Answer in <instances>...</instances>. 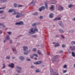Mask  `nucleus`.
I'll return each instance as SVG.
<instances>
[{
	"mask_svg": "<svg viewBox=\"0 0 75 75\" xmlns=\"http://www.w3.org/2000/svg\"><path fill=\"white\" fill-rule=\"evenodd\" d=\"M12 14L13 16L17 14V15L16 16V18H19V17H22V16H24V15L22 14V13H20L18 12H16L14 10L13 11V13H12Z\"/></svg>",
	"mask_w": 75,
	"mask_h": 75,
	"instance_id": "nucleus-1",
	"label": "nucleus"
},
{
	"mask_svg": "<svg viewBox=\"0 0 75 75\" xmlns=\"http://www.w3.org/2000/svg\"><path fill=\"white\" fill-rule=\"evenodd\" d=\"M32 28L30 29V30H29V33L30 34H34L35 33V31H38V29L36 27L35 28Z\"/></svg>",
	"mask_w": 75,
	"mask_h": 75,
	"instance_id": "nucleus-2",
	"label": "nucleus"
},
{
	"mask_svg": "<svg viewBox=\"0 0 75 75\" xmlns=\"http://www.w3.org/2000/svg\"><path fill=\"white\" fill-rule=\"evenodd\" d=\"M48 8V6H47V4H45V7L44 6H43L39 8V10L40 12H41V11H42L43 10H44L45 8Z\"/></svg>",
	"mask_w": 75,
	"mask_h": 75,
	"instance_id": "nucleus-3",
	"label": "nucleus"
},
{
	"mask_svg": "<svg viewBox=\"0 0 75 75\" xmlns=\"http://www.w3.org/2000/svg\"><path fill=\"white\" fill-rule=\"evenodd\" d=\"M15 24L16 25H22L24 24V23L23 21H21L16 23Z\"/></svg>",
	"mask_w": 75,
	"mask_h": 75,
	"instance_id": "nucleus-4",
	"label": "nucleus"
},
{
	"mask_svg": "<svg viewBox=\"0 0 75 75\" xmlns=\"http://www.w3.org/2000/svg\"><path fill=\"white\" fill-rule=\"evenodd\" d=\"M42 63V61H39L34 63V64H35V65H40Z\"/></svg>",
	"mask_w": 75,
	"mask_h": 75,
	"instance_id": "nucleus-5",
	"label": "nucleus"
},
{
	"mask_svg": "<svg viewBox=\"0 0 75 75\" xmlns=\"http://www.w3.org/2000/svg\"><path fill=\"white\" fill-rule=\"evenodd\" d=\"M58 24L62 27H64V24H63V23L61 21H59L58 22Z\"/></svg>",
	"mask_w": 75,
	"mask_h": 75,
	"instance_id": "nucleus-6",
	"label": "nucleus"
},
{
	"mask_svg": "<svg viewBox=\"0 0 75 75\" xmlns=\"http://www.w3.org/2000/svg\"><path fill=\"white\" fill-rule=\"evenodd\" d=\"M58 56L56 55L55 57V58H52V62H55V61H57V59H56L58 58Z\"/></svg>",
	"mask_w": 75,
	"mask_h": 75,
	"instance_id": "nucleus-7",
	"label": "nucleus"
},
{
	"mask_svg": "<svg viewBox=\"0 0 75 75\" xmlns=\"http://www.w3.org/2000/svg\"><path fill=\"white\" fill-rule=\"evenodd\" d=\"M30 52H31V50H27L26 52H23V54L25 55H28V53Z\"/></svg>",
	"mask_w": 75,
	"mask_h": 75,
	"instance_id": "nucleus-8",
	"label": "nucleus"
},
{
	"mask_svg": "<svg viewBox=\"0 0 75 75\" xmlns=\"http://www.w3.org/2000/svg\"><path fill=\"white\" fill-rule=\"evenodd\" d=\"M8 66V67H9L12 68H14V64L13 63H11V64H9Z\"/></svg>",
	"mask_w": 75,
	"mask_h": 75,
	"instance_id": "nucleus-9",
	"label": "nucleus"
},
{
	"mask_svg": "<svg viewBox=\"0 0 75 75\" xmlns=\"http://www.w3.org/2000/svg\"><path fill=\"white\" fill-rule=\"evenodd\" d=\"M58 10L60 11H62L64 10V8L62 6H59L58 8Z\"/></svg>",
	"mask_w": 75,
	"mask_h": 75,
	"instance_id": "nucleus-10",
	"label": "nucleus"
},
{
	"mask_svg": "<svg viewBox=\"0 0 75 75\" xmlns=\"http://www.w3.org/2000/svg\"><path fill=\"white\" fill-rule=\"evenodd\" d=\"M54 15L53 13H51L49 15V17L50 18H52L54 17Z\"/></svg>",
	"mask_w": 75,
	"mask_h": 75,
	"instance_id": "nucleus-11",
	"label": "nucleus"
},
{
	"mask_svg": "<svg viewBox=\"0 0 75 75\" xmlns=\"http://www.w3.org/2000/svg\"><path fill=\"white\" fill-rule=\"evenodd\" d=\"M23 51H24L25 52H26V51L28 50V47L27 46H23Z\"/></svg>",
	"mask_w": 75,
	"mask_h": 75,
	"instance_id": "nucleus-12",
	"label": "nucleus"
},
{
	"mask_svg": "<svg viewBox=\"0 0 75 75\" xmlns=\"http://www.w3.org/2000/svg\"><path fill=\"white\" fill-rule=\"evenodd\" d=\"M12 48L14 54H17V50H16V48H15V47H12Z\"/></svg>",
	"mask_w": 75,
	"mask_h": 75,
	"instance_id": "nucleus-13",
	"label": "nucleus"
},
{
	"mask_svg": "<svg viewBox=\"0 0 75 75\" xmlns=\"http://www.w3.org/2000/svg\"><path fill=\"white\" fill-rule=\"evenodd\" d=\"M55 6L51 5V7L50 8V10L51 11H53L54 10Z\"/></svg>",
	"mask_w": 75,
	"mask_h": 75,
	"instance_id": "nucleus-14",
	"label": "nucleus"
},
{
	"mask_svg": "<svg viewBox=\"0 0 75 75\" xmlns=\"http://www.w3.org/2000/svg\"><path fill=\"white\" fill-rule=\"evenodd\" d=\"M21 70H22V69H16V71H17V73H18V74H20L21 73L22 71H21Z\"/></svg>",
	"mask_w": 75,
	"mask_h": 75,
	"instance_id": "nucleus-15",
	"label": "nucleus"
},
{
	"mask_svg": "<svg viewBox=\"0 0 75 75\" xmlns=\"http://www.w3.org/2000/svg\"><path fill=\"white\" fill-rule=\"evenodd\" d=\"M50 74L51 75H54V72L52 69H50Z\"/></svg>",
	"mask_w": 75,
	"mask_h": 75,
	"instance_id": "nucleus-16",
	"label": "nucleus"
},
{
	"mask_svg": "<svg viewBox=\"0 0 75 75\" xmlns=\"http://www.w3.org/2000/svg\"><path fill=\"white\" fill-rule=\"evenodd\" d=\"M75 32V30L74 29H71L69 31V33H74Z\"/></svg>",
	"mask_w": 75,
	"mask_h": 75,
	"instance_id": "nucleus-17",
	"label": "nucleus"
},
{
	"mask_svg": "<svg viewBox=\"0 0 75 75\" xmlns=\"http://www.w3.org/2000/svg\"><path fill=\"white\" fill-rule=\"evenodd\" d=\"M37 23H34L33 24H32V25L33 26V27H35V28H36L37 27Z\"/></svg>",
	"mask_w": 75,
	"mask_h": 75,
	"instance_id": "nucleus-18",
	"label": "nucleus"
},
{
	"mask_svg": "<svg viewBox=\"0 0 75 75\" xmlns=\"http://www.w3.org/2000/svg\"><path fill=\"white\" fill-rule=\"evenodd\" d=\"M14 11V9H11L8 11V12L12 13V12H13Z\"/></svg>",
	"mask_w": 75,
	"mask_h": 75,
	"instance_id": "nucleus-19",
	"label": "nucleus"
},
{
	"mask_svg": "<svg viewBox=\"0 0 75 75\" xmlns=\"http://www.w3.org/2000/svg\"><path fill=\"white\" fill-rule=\"evenodd\" d=\"M16 69H22V68L21 67H20V66H16Z\"/></svg>",
	"mask_w": 75,
	"mask_h": 75,
	"instance_id": "nucleus-20",
	"label": "nucleus"
},
{
	"mask_svg": "<svg viewBox=\"0 0 75 75\" xmlns=\"http://www.w3.org/2000/svg\"><path fill=\"white\" fill-rule=\"evenodd\" d=\"M59 33H64V31L62 29H60L59 30Z\"/></svg>",
	"mask_w": 75,
	"mask_h": 75,
	"instance_id": "nucleus-21",
	"label": "nucleus"
},
{
	"mask_svg": "<svg viewBox=\"0 0 75 75\" xmlns=\"http://www.w3.org/2000/svg\"><path fill=\"white\" fill-rule=\"evenodd\" d=\"M38 53L39 55H42V53H41V51L40 50H38Z\"/></svg>",
	"mask_w": 75,
	"mask_h": 75,
	"instance_id": "nucleus-22",
	"label": "nucleus"
},
{
	"mask_svg": "<svg viewBox=\"0 0 75 75\" xmlns=\"http://www.w3.org/2000/svg\"><path fill=\"white\" fill-rule=\"evenodd\" d=\"M56 3H57V1L56 0H53L52 1V4H56Z\"/></svg>",
	"mask_w": 75,
	"mask_h": 75,
	"instance_id": "nucleus-23",
	"label": "nucleus"
},
{
	"mask_svg": "<svg viewBox=\"0 0 75 75\" xmlns=\"http://www.w3.org/2000/svg\"><path fill=\"white\" fill-rule=\"evenodd\" d=\"M61 20V18L60 17H59L58 18H55L54 19V21H56L57 20Z\"/></svg>",
	"mask_w": 75,
	"mask_h": 75,
	"instance_id": "nucleus-24",
	"label": "nucleus"
},
{
	"mask_svg": "<svg viewBox=\"0 0 75 75\" xmlns=\"http://www.w3.org/2000/svg\"><path fill=\"white\" fill-rule=\"evenodd\" d=\"M40 70L39 69H36V71H35V72H36V73H38V72H40Z\"/></svg>",
	"mask_w": 75,
	"mask_h": 75,
	"instance_id": "nucleus-25",
	"label": "nucleus"
},
{
	"mask_svg": "<svg viewBox=\"0 0 75 75\" xmlns=\"http://www.w3.org/2000/svg\"><path fill=\"white\" fill-rule=\"evenodd\" d=\"M20 59L21 61H23V60H24V57H21V56L20 57Z\"/></svg>",
	"mask_w": 75,
	"mask_h": 75,
	"instance_id": "nucleus-26",
	"label": "nucleus"
},
{
	"mask_svg": "<svg viewBox=\"0 0 75 75\" xmlns=\"http://www.w3.org/2000/svg\"><path fill=\"white\" fill-rule=\"evenodd\" d=\"M74 5L73 4H69L68 5V7L69 8H71L72 7H73Z\"/></svg>",
	"mask_w": 75,
	"mask_h": 75,
	"instance_id": "nucleus-27",
	"label": "nucleus"
},
{
	"mask_svg": "<svg viewBox=\"0 0 75 75\" xmlns=\"http://www.w3.org/2000/svg\"><path fill=\"white\" fill-rule=\"evenodd\" d=\"M30 58H32V59H33V58H34V54H32L30 55Z\"/></svg>",
	"mask_w": 75,
	"mask_h": 75,
	"instance_id": "nucleus-28",
	"label": "nucleus"
},
{
	"mask_svg": "<svg viewBox=\"0 0 75 75\" xmlns=\"http://www.w3.org/2000/svg\"><path fill=\"white\" fill-rule=\"evenodd\" d=\"M71 54H72V57H75V53L74 52H72Z\"/></svg>",
	"mask_w": 75,
	"mask_h": 75,
	"instance_id": "nucleus-29",
	"label": "nucleus"
},
{
	"mask_svg": "<svg viewBox=\"0 0 75 75\" xmlns=\"http://www.w3.org/2000/svg\"><path fill=\"white\" fill-rule=\"evenodd\" d=\"M26 61H31V59H30L28 57H27L26 58Z\"/></svg>",
	"mask_w": 75,
	"mask_h": 75,
	"instance_id": "nucleus-30",
	"label": "nucleus"
},
{
	"mask_svg": "<svg viewBox=\"0 0 75 75\" xmlns=\"http://www.w3.org/2000/svg\"><path fill=\"white\" fill-rule=\"evenodd\" d=\"M35 4V3H34V2H32L30 3V6H33Z\"/></svg>",
	"mask_w": 75,
	"mask_h": 75,
	"instance_id": "nucleus-31",
	"label": "nucleus"
},
{
	"mask_svg": "<svg viewBox=\"0 0 75 75\" xmlns=\"http://www.w3.org/2000/svg\"><path fill=\"white\" fill-rule=\"evenodd\" d=\"M55 46L56 47H58V46H59V43H57L55 45Z\"/></svg>",
	"mask_w": 75,
	"mask_h": 75,
	"instance_id": "nucleus-32",
	"label": "nucleus"
},
{
	"mask_svg": "<svg viewBox=\"0 0 75 75\" xmlns=\"http://www.w3.org/2000/svg\"><path fill=\"white\" fill-rule=\"evenodd\" d=\"M6 39L8 40H10V36L9 35H7L6 37Z\"/></svg>",
	"mask_w": 75,
	"mask_h": 75,
	"instance_id": "nucleus-33",
	"label": "nucleus"
},
{
	"mask_svg": "<svg viewBox=\"0 0 75 75\" xmlns=\"http://www.w3.org/2000/svg\"><path fill=\"white\" fill-rule=\"evenodd\" d=\"M71 51H74V50H75V46H73L72 48L71 49Z\"/></svg>",
	"mask_w": 75,
	"mask_h": 75,
	"instance_id": "nucleus-34",
	"label": "nucleus"
},
{
	"mask_svg": "<svg viewBox=\"0 0 75 75\" xmlns=\"http://www.w3.org/2000/svg\"><path fill=\"white\" fill-rule=\"evenodd\" d=\"M1 1L2 3H5L7 2V0H1Z\"/></svg>",
	"mask_w": 75,
	"mask_h": 75,
	"instance_id": "nucleus-35",
	"label": "nucleus"
},
{
	"mask_svg": "<svg viewBox=\"0 0 75 75\" xmlns=\"http://www.w3.org/2000/svg\"><path fill=\"white\" fill-rule=\"evenodd\" d=\"M13 6L15 7H17V4H16V3H14Z\"/></svg>",
	"mask_w": 75,
	"mask_h": 75,
	"instance_id": "nucleus-36",
	"label": "nucleus"
},
{
	"mask_svg": "<svg viewBox=\"0 0 75 75\" xmlns=\"http://www.w3.org/2000/svg\"><path fill=\"white\" fill-rule=\"evenodd\" d=\"M33 15L34 16H37L38 15V12H35L34 13H33Z\"/></svg>",
	"mask_w": 75,
	"mask_h": 75,
	"instance_id": "nucleus-37",
	"label": "nucleus"
},
{
	"mask_svg": "<svg viewBox=\"0 0 75 75\" xmlns=\"http://www.w3.org/2000/svg\"><path fill=\"white\" fill-rule=\"evenodd\" d=\"M10 56H7L6 57V59H10Z\"/></svg>",
	"mask_w": 75,
	"mask_h": 75,
	"instance_id": "nucleus-38",
	"label": "nucleus"
},
{
	"mask_svg": "<svg viewBox=\"0 0 75 75\" xmlns=\"http://www.w3.org/2000/svg\"><path fill=\"white\" fill-rule=\"evenodd\" d=\"M34 56L36 57H38V56L37 54H33Z\"/></svg>",
	"mask_w": 75,
	"mask_h": 75,
	"instance_id": "nucleus-39",
	"label": "nucleus"
},
{
	"mask_svg": "<svg viewBox=\"0 0 75 75\" xmlns=\"http://www.w3.org/2000/svg\"><path fill=\"white\" fill-rule=\"evenodd\" d=\"M33 51H34V52L37 51V49L35 48H34L33 49Z\"/></svg>",
	"mask_w": 75,
	"mask_h": 75,
	"instance_id": "nucleus-40",
	"label": "nucleus"
},
{
	"mask_svg": "<svg viewBox=\"0 0 75 75\" xmlns=\"http://www.w3.org/2000/svg\"><path fill=\"white\" fill-rule=\"evenodd\" d=\"M31 37L33 38H36V37H37V36H36V35H33Z\"/></svg>",
	"mask_w": 75,
	"mask_h": 75,
	"instance_id": "nucleus-41",
	"label": "nucleus"
},
{
	"mask_svg": "<svg viewBox=\"0 0 75 75\" xmlns=\"http://www.w3.org/2000/svg\"><path fill=\"white\" fill-rule=\"evenodd\" d=\"M0 13H1V14H3V13H4V11H3V10L0 11Z\"/></svg>",
	"mask_w": 75,
	"mask_h": 75,
	"instance_id": "nucleus-42",
	"label": "nucleus"
},
{
	"mask_svg": "<svg viewBox=\"0 0 75 75\" xmlns=\"http://www.w3.org/2000/svg\"><path fill=\"white\" fill-rule=\"evenodd\" d=\"M40 19H42L43 18V16H40L39 17Z\"/></svg>",
	"mask_w": 75,
	"mask_h": 75,
	"instance_id": "nucleus-43",
	"label": "nucleus"
},
{
	"mask_svg": "<svg viewBox=\"0 0 75 75\" xmlns=\"http://www.w3.org/2000/svg\"><path fill=\"white\" fill-rule=\"evenodd\" d=\"M67 67V66L66 65H64V66L63 67V68H66Z\"/></svg>",
	"mask_w": 75,
	"mask_h": 75,
	"instance_id": "nucleus-44",
	"label": "nucleus"
},
{
	"mask_svg": "<svg viewBox=\"0 0 75 75\" xmlns=\"http://www.w3.org/2000/svg\"><path fill=\"white\" fill-rule=\"evenodd\" d=\"M32 2L35 4V2H36V0H33Z\"/></svg>",
	"mask_w": 75,
	"mask_h": 75,
	"instance_id": "nucleus-45",
	"label": "nucleus"
},
{
	"mask_svg": "<svg viewBox=\"0 0 75 75\" xmlns=\"http://www.w3.org/2000/svg\"><path fill=\"white\" fill-rule=\"evenodd\" d=\"M2 65L3 66V67L2 68V69H3V68H5V65L4 64H3Z\"/></svg>",
	"mask_w": 75,
	"mask_h": 75,
	"instance_id": "nucleus-46",
	"label": "nucleus"
},
{
	"mask_svg": "<svg viewBox=\"0 0 75 75\" xmlns=\"http://www.w3.org/2000/svg\"><path fill=\"white\" fill-rule=\"evenodd\" d=\"M54 75H59V74H57V73H56V72H55L54 74Z\"/></svg>",
	"mask_w": 75,
	"mask_h": 75,
	"instance_id": "nucleus-47",
	"label": "nucleus"
},
{
	"mask_svg": "<svg viewBox=\"0 0 75 75\" xmlns=\"http://www.w3.org/2000/svg\"><path fill=\"white\" fill-rule=\"evenodd\" d=\"M61 36L62 37V38H65V37H64V35H61Z\"/></svg>",
	"mask_w": 75,
	"mask_h": 75,
	"instance_id": "nucleus-48",
	"label": "nucleus"
},
{
	"mask_svg": "<svg viewBox=\"0 0 75 75\" xmlns=\"http://www.w3.org/2000/svg\"><path fill=\"white\" fill-rule=\"evenodd\" d=\"M8 34H9V35H10L11 34V32H8Z\"/></svg>",
	"mask_w": 75,
	"mask_h": 75,
	"instance_id": "nucleus-49",
	"label": "nucleus"
},
{
	"mask_svg": "<svg viewBox=\"0 0 75 75\" xmlns=\"http://www.w3.org/2000/svg\"><path fill=\"white\" fill-rule=\"evenodd\" d=\"M67 72V70H64L63 71V73H65L66 72Z\"/></svg>",
	"mask_w": 75,
	"mask_h": 75,
	"instance_id": "nucleus-50",
	"label": "nucleus"
},
{
	"mask_svg": "<svg viewBox=\"0 0 75 75\" xmlns=\"http://www.w3.org/2000/svg\"><path fill=\"white\" fill-rule=\"evenodd\" d=\"M5 18H6V17H2L1 18V19H2V20H4V19H5Z\"/></svg>",
	"mask_w": 75,
	"mask_h": 75,
	"instance_id": "nucleus-51",
	"label": "nucleus"
},
{
	"mask_svg": "<svg viewBox=\"0 0 75 75\" xmlns=\"http://www.w3.org/2000/svg\"><path fill=\"white\" fill-rule=\"evenodd\" d=\"M30 67H31V68H32V69L34 68V66H30Z\"/></svg>",
	"mask_w": 75,
	"mask_h": 75,
	"instance_id": "nucleus-52",
	"label": "nucleus"
},
{
	"mask_svg": "<svg viewBox=\"0 0 75 75\" xmlns=\"http://www.w3.org/2000/svg\"><path fill=\"white\" fill-rule=\"evenodd\" d=\"M62 48H64V47H65V45H62Z\"/></svg>",
	"mask_w": 75,
	"mask_h": 75,
	"instance_id": "nucleus-53",
	"label": "nucleus"
},
{
	"mask_svg": "<svg viewBox=\"0 0 75 75\" xmlns=\"http://www.w3.org/2000/svg\"><path fill=\"white\" fill-rule=\"evenodd\" d=\"M3 25V23H0V26H1Z\"/></svg>",
	"mask_w": 75,
	"mask_h": 75,
	"instance_id": "nucleus-54",
	"label": "nucleus"
},
{
	"mask_svg": "<svg viewBox=\"0 0 75 75\" xmlns=\"http://www.w3.org/2000/svg\"><path fill=\"white\" fill-rule=\"evenodd\" d=\"M10 44H11V43H12V40H10Z\"/></svg>",
	"mask_w": 75,
	"mask_h": 75,
	"instance_id": "nucleus-55",
	"label": "nucleus"
},
{
	"mask_svg": "<svg viewBox=\"0 0 75 75\" xmlns=\"http://www.w3.org/2000/svg\"><path fill=\"white\" fill-rule=\"evenodd\" d=\"M55 38H57V37H59V36H58V35H56L55 36Z\"/></svg>",
	"mask_w": 75,
	"mask_h": 75,
	"instance_id": "nucleus-56",
	"label": "nucleus"
},
{
	"mask_svg": "<svg viewBox=\"0 0 75 75\" xmlns=\"http://www.w3.org/2000/svg\"><path fill=\"white\" fill-rule=\"evenodd\" d=\"M6 8V7H4L3 8H0V9H4Z\"/></svg>",
	"mask_w": 75,
	"mask_h": 75,
	"instance_id": "nucleus-57",
	"label": "nucleus"
},
{
	"mask_svg": "<svg viewBox=\"0 0 75 75\" xmlns=\"http://www.w3.org/2000/svg\"><path fill=\"white\" fill-rule=\"evenodd\" d=\"M6 42V39H5L4 40V43H5Z\"/></svg>",
	"mask_w": 75,
	"mask_h": 75,
	"instance_id": "nucleus-58",
	"label": "nucleus"
},
{
	"mask_svg": "<svg viewBox=\"0 0 75 75\" xmlns=\"http://www.w3.org/2000/svg\"><path fill=\"white\" fill-rule=\"evenodd\" d=\"M18 7H23V5H19V6H18Z\"/></svg>",
	"mask_w": 75,
	"mask_h": 75,
	"instance_id": "nucleus-59",
	"label": "nucleus"
},
{
	"mask_svg": "<svg viewBox=\"0 0 75 75\" xmlns=\"http://www.w3.org/2000/svg\"><path fill=\"white\" fill-rule=\"evenodd\" d=\"M73 21H75V17L72 19Z\"/></svg>",
	"mask_w": 75,
	"mask_h": 75,
	"instance_id": "nucleus-60",
	"label": "nucleus"
},
{
	"mask_svg": "<svg viewBox=\"0 0 75 75\" xmlns=\"http://www.w3.org/2000/svg\"><path fill=\"white\" fill-rule=\"evenodd\" d=\"M59 52L60 53H62V52H63V51H62V50H61Z\"/></svg>",
	"mask_w": 75,
	"mask_h": 75,
	"instance_id": "nucleus-61",
	"label": "nucleus"
},
{
	"mask_svg": "<svg viewBox=\"0 0 75 75\" xmlns=\"http://www.w3.org/2000/svg\"><path fill=\"white\" fill-rule=\"evenodd\" d=\"M72 46H70L69 48H70V49L71 50V49H72Z\"/></svg>",
	"mask_w": 75,
	"mask_h": 75,
	"instance_id": "nucleus-62",
	"label": "nucleus"
},
{
	"mask_svg": "<svg viewBox=\"0 0 75 75\" xmlns=\"http://www.w3.org/2000/svg\"><path fill=\"white\" fill-rule=\"evenodd\" d=\"M2 31H0V34H1L2 33Z\"/></svg>",
	"mask_w": 75,
	"mask_h": 75,
	"instance_id": "nucleus-63",
	"label": "nucleus"
},
{
	"mask_svg": "<svg viewBox=\"0 0 75 75\" xmlns=\"http://www.w3.org/2000/svg\"><path fill=\"white\" fill-rule=\"evenodd\" d=\"M2 25L4 28H5V27H6L5 25H3H3Z\"/></svg>",
	"mask_w": 75,
	"mask_h": 75,
	"instance_id": "nucleus-64",
	"label": "nucleus"
}]
</instances>
